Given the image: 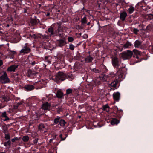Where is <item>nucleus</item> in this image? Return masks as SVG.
<instances>
[{"instance_id":"obj_32","label":"nucleus","mask_w":153,"mask_h":153,"mask_svg":"<svg viewBox=\"0 0 153 153\" xmlns=\"http://www.w3.org/2000/svg\"><path fill=\"white\" fill-rule=\"evenodd\" d=\"M2 100H4V101L7 102L10 100V98L7 96H3L2 97Z\"/></svg>"},{"instance_id":"obj_23","label":"nucleus","mask_w":153,"mask_h":153,"mask_svg":"<svg viewBox=\"0 0 153 153\" xmlns=\"http://www.w3.org/2000/svg\"><path fill=\"white\" fill-rule=\"evenodd\" d=\"M112 108H110L109 106L107 104L103 105L102 107V110L107 112H108L109 111L110 109H111L113 110Z\"/></svg>"},{"instance_id":"obj_43","label":"nucleus","mask_w":153,"mask_h":153,"mask_svg":"<svg viewBox=\"0 0 153 153\" xmlns=\"http://www.w3.org/2000/svg\"><path fill=\"white\" fill-rule=\"evenodd\" d=\"M1 116L2 117H7V114L6 112H3L1 115Z\"/></svg>"},{"instance_id":"obj_48","label":"nucleus","mask_w":153,"mask_h":153,"mask_svg":"<svg viewBox=\"0 0 153 153\" xmlns=\"http://www.w3.org/2000/svg\"><path fill=\"white\" fill-rule=\"evenodd\" d=\"M151 26L150 25H148L146 27V29L148 30H151Z\"/></svg>"},{"instance_id":"obj_33","label":"nucleus","mask_w":153,"mask_h":153,"mask_svg":"<svg viewBox=\"0 0 153 153\" xmlns=\"http://www.w3.org/2000/svg\"><path fill=\"white\" fill-rule=\"evenodd\" d=\"M144 9L145 10V11L147 12L151 10V8L150 6H147L146 7H145L144 9Z\"/></svg>"},{"instance_id":"obj_27","label":"nucleus","mask_w":153,"mask_h":153,"mask_svg":"<svg viewBox=\"0 0 153 153\" xmlns=\"http://www.w3.org/2000/svg\"><path fill=\"white\" fill-rule=\"evenodd\" d=\"M37 72L35 71H33L31 70H29L28 71V76H30L32 75H36Z\"/></svg>"},{"instance_id":"obj_15","label":"nucleus","mask_w":153,"mask_h":153,"mask_svg":"<svg viewBox=\"0 0 153 153\" xmlns=\"http://www.w3.org/2000/svg\"><path fill=\"white\" fill-rule=\"evenodd\" d=\"M18 67L17 65H12L8 67L7 69V71L10 72H15L16 69Z\"/></svg>"},{"instance_id":"obj_38","label":"nucleus","mask_w":153,"mask_h":153,"mask_svg":"<svg viewBox=\"0 0 153 153\" xmlns=\"http://www.w3.org/2000/svg\"><path fill=\"white\" fill-rule=\"evenodd\" d=\"M149 50L150 53L153 54V45L149 46Z\"/></svg>"},{"instance_id":"obj_54","label":"nucleus","mask_w":153,"mask_h":153,"mask_svg":"<svg viewBox=\"0 0 153 153\" xmlns=\"http://www.w3.org/2000/svg\"><path fill=\"white\" fill-rule=\"evenodd\" d=\"M54 123H57V118H56L54 121Z\"/></svg>"},{"instance_id":"obj_28","label":"nucleus","mask_w":153,"mask_h":153,"mask_svg":"<svg viewBox=\"0 0 153 153\" xmlns=\"http://www.w3.org/2000/svg\"><path fill=\"white\" fill-rule=\"evenodd\" d=\"M81 22L82 24L84 25L87 23V17L85 16H84L81 20Z\"/></svg>"},{"instance_id":"obj_14","label":"nucleus","mask_w":153,"mask_h":153,"mask_svg":"<svg viewBox=\"0 0 153 153\" xmlns=\"http://www.w3.org/2000/svg\"><path fill=\"white\" fill-rule=\"evenodd\" d=\"M66 44L65 39H60L58 40V46L61 47L65 45Z\"/></svg>"},{"instance_id":"obj_46","label":"nucleus","mask_w":153,"mask_h":153,"mask_svg":"<svg viewBox=\"0 0 153 153\" xmlns=\"http://www.w3.org/2000/svg\"><path fill=\"white\" fill-rule=\"evenodd\" d=\"M58 113H59L60 112H62L63 111V109L61 107H58Z\"/></svg>"},{"instance_id":"obj_63","label":"nucleus","mask_w":153,"mask_h":153,"mask_svg":"<svg viewBox=\"0 0 153 153\" xmlns=\"http://www.w3.org/2000/svg\"><path fill=\"white\" fill-rule=\"evenodd\" d=\"M11 52H13V53L14 54V53H16V52H15V51H10Z\"/></svg>"},{"instance_id":"obj_1","label":"nucleus","mask_w":153,"mask_h":153,"mask_svg":"<svg viewBox=\"0 0 153 153\" xmlns=\"http://www.w3.org/2000/svg\"><path fill=\"white\" fill-rule=\"evenodd\" d=\"M145 53H142L137 50H134L133 52L130 50H127L122 52L121 56L124 60L129 59L132 56L136 58L135 62H140L142 59L147 60L148 57L147 56H144Z\"/></svg>"},{"instance_id":"obj_10","label":"nucleus","mask_w":153,"mask_h":153,"mask_svg":"<svg viewBox=\"0 0 153 153\" xmlns=\"http://www.w3.org/2000/svg\"><path fill=\"white\" fill-rule=\"evenodd\" d=\"M118 83V81L117 79L114 80L110 84L111 86V89L114 90L115 89H117L118 87L117 86Z\"/></svg>"},{"instance_id":"obj_5","label":"nucleus","mask_w":153,"mask_h":153,"mask_svg":"<svg viewBox=\"0 0 153 153\" xmlns=\"http://www.w3.org/2000/svg\"><path fill=\"white\" fill-rule=\"evenodd\" d=\"M3 74L0 76V82L3 84L8 83L10 80L6 72L3 71Z\"/></svg>"},{"instance_id":"obj_16","label":"nucleus","mask_w":153,"mask_h":153,"mask_svg":"<svg viewBox=\"0 0 153 153\" xmlns=\"http://www.w3.org/2000/svg\"><path fill=\"white\" fill-rule=\"evenodd\" d=\"M127 16V13L125 11H123L120 14V18L123 21L125 20Z\"/></svg>"},{"instance_id":"obj_56","label":"nucleus","mask_w":153,"mask_h":153,"mask_svg":"<svg viewBox=\"0 0 153 153\" xmlns=\"http://www.w3.org/2000/svg\"><path fill=\"white\" fill-rule=\"evenodd\" d=\"M3 65V61L1 60H0V66Z\"/></svg>"},{"instance_id":"obj_8","label":"nucleus","mask_w":153,"mask_h":153,"mask_svg":"<svg viewBox=\"0 0 153 153\" xmlns=\"http://www.w3.org/2000/svg\"><path fill=\"white\" fill-rule=\"evenodd\" d=\"M58 83L65 80L66 78V76L64 73L62 72H58Z\"/></svg>"},{"instance_id":"obj_34","label":"nucleus","mask_w":153,"mask_h":153,"mask_svg":"<svg viewBox=\"0 0 153 153\" xmlns=\"http://www.w3.org/2000/svg\"><path fill=\"white\" fill-rule=\"evenodd\" d=\"M30 22L33 25H34L36 24L37 21L35 19H32L31 20Z\"/></svg>"},{"instance_id":"obj_44","label":"nucleus","mask_w":153,"mask_h":153,"mask_svg":"<svg viewBox=\"0 0 153 153\" xmlns=\"http://www.w3.org/2000/svg\"><path fill=\"white\" fill-rule=\"evenodd\" d=\"M20 138H18L17 137H15L13 138L11 140V141L12 142H14L15 140H19Z\"/></svg>"},{"instance_id":"obj_41","label":"nucleus","mask_w":153,"mask_h":153,"mask_svg":"<svg viewBox=\"0 0 153 153\" xmlns=\"http://www.w3.org/2000/svg\"><path fill=\"white\" fill-rule=\"evenodd\" d=\"M5 138L6 140H9L10 139V136L9 134H5Z\"/></svg>"},{"instance_id":"obj_60","label":"nucleus","mask_w":153,"mask_h":153,"mask_svg":"<svg viewBox=\"0 0 153 153\" xmlns=\"http://www.w3.org/2000/svg\"><path fill=\"white\" fill-rule=\"evenodd\" d=\"M50 14V13H49V12H48V13H47L46 14V16H49Z\"/></svg>"},{"instance_id":"obj_6","label":"nucleus","mask_w":153,"mask_h":153,"mask_svg":"<svg viewBox=\"0 0 153 153\" xmlns=\"http://www.w3.org/2000/svg\"><path fill=\"white\" fill-rule=\"evenodd\" d=\"M55 26H56V24H54L52 25L48 29V31L50 33V35L56 36V29L55 27Z\"/></svg>"},{"instance_id":"obj_37","label":"nucleus","mask_w":153,"mask_h":153,"mask_svg":"<svg viewBox=\"0 0 153 153\" xmlns=\"http://www.w3.org/2000/svg\"><path fill=\"white\" fill-rule=\"evenodd\" d=\"M11 144V141L10 140L7 141L4 143V145L5 146H9Z\"/></svg>"},{"instance_id":"obj_13","label":"nucleus","mask_w":153,"mask_h":153,"mask_svg":"<svg viewBox=\"0 0 153 153\" xmlns=\"http://www.w3.org/2000/svg\"><path fill=\"white\" fill-rule=\"evenodd\" d=\"M65 95V94H64L61 89H58V102H59V100H61V99L64 98V96Z\"/></svg>"},{"instance_id":"obj_40","label":"nucleus","mask_w":153,"mask_h":153,"mask_svg":"<svg viewBox=\"0 0 153 153\" xmlns=\"http://www.w3.org/2000/svg\"><path fill=\"white\" fill-rule=\"evenodd\" d=\"M75 47V46L73 44H71L69 45V49L71 50H74Z\"/></svg>"},{"instance_id":"obj_25","label":"nucleus","mask_w":153,"mask_h":153,"mask_svg":"<svg viewBox=\"0 0 153 153\" xmlns=\"http://www.w3.org/2000/svg\"><path fill=\"white\" fill-rule=\"evenodd\" d=\"M73 92V90L72 89L68 88L66 90V93L65 94V97L66 98L67 96L72 93Z\"/></svg>"},{"instance_id":"obj_11","label":"nucleus","mask_w":153,"mask_h":153,"mask_svg":"<svg viewBox=\"0 0 153 153\" xmlns=\"http://www.w3.org/2000/svg\"><path fill=\"white\" fill-rule=\"evenodd\" d=\"M113 99L115 101L118 102L120 98V94L119 92H114L113 94Z\"/></svg>"},{"instance_id":"obj_36","label":"nucleus","mask_w":153,"mask_h":153,"mask_svg":"<svg viewBox=\"0 0 153 153\" xmlns=\"http://www.w3.org/2000/svg\"><path fill=\"white\" fill-rule=\"evenodd\" d=\"M59 26H58V36H59L62 38L64 36V34L63 33H59Z\"/></svg>"},{"instance_id":"obj_9","label":"nucleus","mask_w":153,"mask_h":153,"mask_svg":"<svg viewBox=\"0 0 153 153\" xmlns=\"http://www.w3.org/2000/svg\"><path fill=\"white\" fill-rule=\"evenodd\" d=\"M60 62L61 63V64L62 65L61 66H59L58 67V70L59 69H61L62 68H64L65 66V64L64 63V58L63 56H61V57H59V54L58 53V64H59V62Z\"/></svg>"},{"instance_id":"obj_3","label":"nucleus","mask_w":153,"mask_h":153,"mask_svg":"<svg viewBox=\"0 0 153 153\" xmlns=\"http://www.w3.org/2000/svg\"><path fill=\"white\" fill-rule=\"evenodd\" d=\"M112 63L114 68L116 69L117 73L120 74L124 73L125 71V67L122 66L120 67L121 62L118 58L115 57L112 58Z\"/></svg>"},{"instance_id":"obj_21","label":"nucleus","mask_w":153,"mask_h":153,"mask_svg":"<svg viewBox=\"0 0 153 153\" xmlns=\"http://www.w3.org/2000/svg\"><path fill=\"white\" fill-rule=\"evenodd\" d=\"M142 44V41L139 40H136L134 43V46L135 48H140V47Z\"/></svg>"},{"instance_id":"obj_19","label":"nucleus","mask_w":153,"mask_h":153,"mask_svg":"<svg viewBox=\"0 0 153 153\" xmlns=\"http://www.w3.org/2000/svg\"><path fill=\"white\" fill-rule=\"evenodd\" d=\"M67 136L68 135L66 133L62 132L59 135V137L61 139L60 141L65 140Z\"/></svg>"},{"instance_id":"obj_47","label":"nucleus","mask_w":153,"mask_h":153,"mask_svg":"<svg viewBox=\"0 0 153 153\" xmlns=\"http://www.w3.org/2000/svg\"><path fill=\"white\" fill-rule=\"evenodd\" d=\"M74 58L76 60H78L80 59V57L79 56L77 55L74 56Z\"/></svg>"},{"instance_id":"obj_62","label":"nucleus","mask_w":153,"mask_h":153,"mask_svg":"<svg viewBox=\"0 0 153 153\" xmlns=\"http://www.w3.org/2000/svg\"><path fill=\"white\" fill-rule=\"evenodd\" d=\"M48 58V57H47V56L45 57V61L46 60H47Z\"/></svg>"},{"instance_id":"obj_53","label":"nucleus","mask_w":153,"mask_h":153,"mask_svg":"<svg viewBox=\"0 0 153 153\" xmlns=\"http://www.w3.org/2000/svg\"><path fill=\"white\" fill-rule=\"evenodd\" d=\"M30 64H31V65H32V66H33L35 64V61H33V62H32L31 63H30Z\"/></svg>"},{"instance_id":"obj_4","label":"nucleus","mask_w":153,"mask_h":153,"mask_svg":"<svg viewBox=\"0 0 153 153\" xmlns=\"http://www.w3.org/2000/svg\"><path fill=\"white\" fill-rule=\"evenodd\" d=\"M107 69L105 66H103V68H101L100 70L101 71L100 75H99V77L100 79L102 81H107V75H105V73L107 72Z\"/></svg>"},{"instance_id":"obj_59","label":"nucleus","mask_w":153,"mask_h":153,"mask_svg":"<svg viewBox=\"0 0 153 153\" xmlns=\"http://www.w3.org/2000/svg\"><path fill=\"white\" fill-rule=\"evenodd\" d=\"M46 62H47L48 64H50L51 63V61L48 60V59L47 60H46L45 61Z\"/></svg>"},{"instance_id":"obj_31","label":"nucleus","mask_w":153,"mask_h":153,"mask_svg":"<svg viewBox=\"0 0 153 153\" xmlns=\"http://www.w3.org/2000/svg\"><path fill=\"white\" fill-rule=\"evenodd\" d=\"M134 10V7L132 6H130V7L128 9V11L129 13L130 14H132L133 13Z\"/></svg>"},{"instance_id":"obj_7","label":"nucleus","mask_w":153,"mask_h":153,"mask_svg":"<svg viewBox=\"0 0 153 153\" xmlns=\"http://www.w3.org/2000/svg\"><path fill=\"white\" fill-rule=\"evenodd\" d=\"M116 73H116H114L113 72H111L109 75H107V78H109L110 79H113L114 80H116L119 78V75L122 76L123 74H118L117 73V72Z\"/></svg>"},{"instance_id":"obj_50","label":"nucleus","mask_w":153,"mask_h":153,"mask_svg":"<svg viewBox=\"0 0 153 153\" xmlns=\"http://www.w3.org/2000/svg\"><path fill=\"white\" fill-rule=\"evenodd\" d=\"M53 92L56 96L57 97V91L56 89L53 91Z\"/></svg>"},{"instance_id":"obj_24","label":"nucleus","mask_w":153,"mask_h":153,"mask_svg":"<svg viewBox=\"0 0 153 153\" xmlns=\"http://www.w3.org/2000/svg\"><path fill=\"white\" fill-rule=\"evenodd\" d=\"M149 47L147 44H144L141 45L140 48L144 50L149 49Z\"/></svg>"},{"instance_id":"obj_64","label":"nucleus","mask_w":153,"mask_h":153,"mask_svg":"<svg viewBox=\"0 0 153 153\" xmlns=\"http://www.w3.org/2000/svg\"><path fill=\"white\" fill-rule=\"evenodd\" d=\"M90 24V22H88L87 24V25H89Z\"/></svg>"},{"instance_id":"obj_30","label":"nucleus","mask_w":153,"mask_h":153,"mask_svg":"<svg viewBox=\"0 0 153 153\" xmlns=\"http://www.w3.org/2000/svg\"><path fill=\"white\" fill-rule=\"evenodd\" d=\"M22 139L24 142H27L29 140V138L28 136H25L23 137Z\"/></svg>"},{"instance_id":"obj_17","label":"nucleus","mask_w":153,"mask_h":153,"mask_svg":"<svg viewBox=\"0 0 153 153\" xmlns=\"http://www.w3.org/2000/svg\"><path fill=\"white\" fill-rule=\"evenodd\" d=\"M24 88L26 91H30L34 89V87L33 85H26L25 86Z\"/></svg>"},{"instance_id":"obj_58","label":"nucleus","mask_w":153,"mask_h":153,"mask_svg":"<svg viewBox=\"0 0 153 153\" xmlns=\"http://www.w3.org/2000/svg\"><path fill=\"white\" fill-rule=\"evenodd\" d=\"M48 35H44L43 36V37L45 38H48Z\"/></svg>"},{"instance_id":"obj_35","label":"nucleus","mask_w":153,"mask_h":153,"mask_svg":"<svg viewBox=\"0 0 153 153\" xmlns=\"http://www.w3.org/2000/svg\"><path fill=\"white\" fill-rule=\"evenodd\" d=\"M132 31L135 34L137 35L139 32V30L137 28H134L133 29V30H132Z\"/></svg>"},{"instance_id":"obj_51","label":"nucleus","mask_w":153,"mask_h":153,"mask_svg":"<svg viewBox=\"0 0 153 153\" xmlns=\"http://www.w3.org/2000/svg\"><path fill=\"white\" fill-rule=\"evenodd\" d=\"M31 38H33L36 39V36L35 34H33V35H32V36H31Z\"/></svg>"},{"instance_id":"obj_26","label":"nucleus","mask_w":153,"mask_h":153,"mask_svg":"<svg viewBox=\"0 0 153 153\" xmlns=\"http://www.w3.org/2000/svg\"><path fill=\"white\" fill-rule=\"evenodd\" d=\"M91 71L95 73H99V75H100V73H101V71H100V69H96V68L91 69Z\"/></svg>"},{"instance_id":"obj_52","label":"nucleus","mask_w":153,"mask_h":153,"mask_svg":"<svg viewBox=\"0 0 153 153\" xmlns=\"http://www.w3.org/2000/svg\"><path fill=\"white\" fill-rule=\"evenodd\" d=\"M22 103H23V102H22V101L21 102H20L17 103V106L22 104Z\"/></svg>"},{"instance_id":"obj_55","label":"nucleus","mask_w":153,"mask_h":153,"mask_svg":"<svg viewBox=\"0 0 153 153\" xmlns=\"http://www.w3.org/2000/svg\"><path fill=\"white\" fill-rule=\"evenodd\" d=\"M5 119L4 120V121H7L9 120V118H8L7 117H5Z\"/></svg>"},{"instance_id":"obj_39","label":"nucleus","mask_w":153,"mask_h":153,"mask_svg":"<svg viewBox=\"0 0 153 153\" xmlns=\"http://www.w3.org/2000/svg\"><path fill=\"white\" fill-rule=\"evenodd\" d=\"M144 4L143 2H138L136 4V6H138L139 7L142 8L143 7V4Z\"/></svg>"},{"instance_id":"obj_49","label":"nucleus","mask_w":153,"mask_h":153,"mask_svg":"<svg viewBox=\"0 0 153 153\" xmlns=\"http://www.w3.org/2000/svg\"><path fill=\"white\" fill-rule=\"evenodd\" d=\"M38 138H36L33 140V143L34 144H36L38 142Z\"/></svg>"},{"instance_id":"obj_2","label":"nucleus","mask_w":153,"mask_h":153,"mask_svg":"<svg viewBox=\"0 0 153 153\" xmlns=\"http://www.w3.org/2000/svg\"><path fill=\"white\" fill-rule=\"evenodd\" d=\"M113 112L111 114V122L112 125H117L120 122L119 119L123 115V112L122 110H118L116 106L113 107L112 108Z\"/></svg>"},{"instance_id":"obj_22","label":"nucleus","mask_w":153,"mask_h":153,"mask_svg":"<svg viewBox=\"0 0 153 153\" xmlns=\"http://www.w3.org/2000/svg\"><path fill=\"white\" fill-rule=\"evenodd\" d=\"M50 106V104L48 102H46L43 104L42 108V109L44 110H47L48 109Z\"/></svg>"},{"instance_id":"obj_18","label":"nucleus","mask_w":153,"mask_h":153,"mask_svg":"<svg viewBox=\"0 0 153 153\" xmlns=\"http://www.w3.org/2000/svg\"><path fill=\"white\" fill-rule=\"evenodd\" d=\"M60 117L58 116V123H59V124L61 126L64 127L66 122L64 120L60 119Z\"/></svg>"},{"instance_id":"obj_45","label":"nucleus","mask_w":153,"mask_h":153,"mask_svg":"<svg viewBox=\"0 0 153 153\" xmlns=\"http://www.w3.org/2000/svg\"><path fill=\"white\" fill-rule=\"evenodd\" d=\"M148 17L150 20L153 19V14H149L148 15Z\"/></svg>"},{"instance_id":"obj_57","label":"nucleus","mask_w":153,"mask_h":153,"mask_svg":"<svg viewBox=\"0 0 153 153\" xmlns=\"http://www.w3.org/2000/svg\"><path fill=\"white\" fill-rule=\"evenodd\" d=\"M68 133H69L70 134H71V133L72 132V130H69L68 131Z\"/></svg>"},{"instance_id":"obj_29","label":"nucleus","mask_w":153,"mask_h":153,"mask_svg":"<svg viewBox=\"0 0 153 153\" xmlns=\"http://www.w3.org/2000/svg\"><path fill=\"white\" fill-rule=\"evenodd\" d=\"M132 45V44L130 42H128L124 45L123 48H127L129 46H131Z\"/></svg>"},{"instance_id":"obj_42","label":"nucleus","mask_w":153,"mask_h":153,"mask_svg":"<svg viewBox=\"0 0 153 153\" xmlns=\"http://www.w3.org/2000/svg\"><path fill=\"white\" fill-rule=\"evenodd\" d=\"M68 41L70 42H72L74 40L73 38L71 36L68 37Z\"/></svg>"},{"instance_id":"obj_20","label":"nucleus","mask_w":153,"mask_h":153,"mask_svg":"<svg viewBox=\"0 0 153 153\" xmlns=\"http://www.w3.org/2000/svg\"><path fill=\"white\" fill-rule=\"evenodd\" d=\"M93 60V58L89 55L85 58V63H91Z\"/></svg>"},{"instance_id":"obj_12","label":"nucleus","mask_w":153,"mask_h":153,"mask_svg":"<svg viewBox=\"0 0 153 153\" xmlns=\"http://www.w3.org/2000/svg\"><path fill=\"white\" fill-rule=\"evenodd\" d=\"M30 49L29 48L25 46H24L22 49L21 50L20 52L23 54L27 53L30 52Z\"/></svg>"},{"instance_id":"obj_61","label":"nucleus","mask_w":153,"mask_h":153,"mask_svg":"<svg viewBox=\"0 0 153 153\" xmlns=\"http://www.w3.org/2000/svg\"><path fill=\"white\" fill-rule=\"evenodd\" d=\"M80 0L83 3H84L85 2L86 0Z\"/></svg>"}]
</instances>
